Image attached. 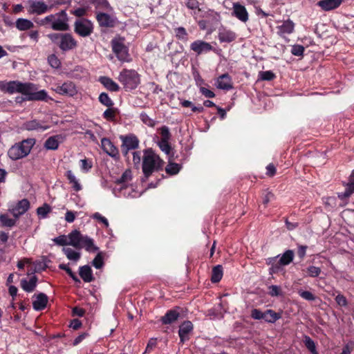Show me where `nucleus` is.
<instances>
[{
  "mask_svg": "<svg viewBox=\"0 0 354 354\" xmlns=\"http://www.w3.org/2000/svg\"><path fill=\"white\" fill-rule=\"evenodd\" d=\"M92 265L97 269H100L104 266V255L102 252H98L92 261Z\"/></svg>",
  "mask_w": 354,
  "mask_h": 354,
  "instance_id": "79ce46f5",
  "label": "nucleus"
},
{
  "mask_svg": "<svg viewBox=\"0 0 354 354\" xmlns=\"http://www.w3.org/2000/svg\"><path fill=\"white\" fill-rule=\"evenodd\" d=\"M277 169L274 164L270 163L266 167V175L269 177H272L276 174Z\"/></svg>",
  "mask_w": 354,
  "mask_h": 354,
  "instance_id": "338daca9",
  "label": "nucleus"
},
{
  "mask_svg": "<svg viewBox=\"0 0 354 354\" xmlns=\"http://www.w3.org/2000/svg\"><path fill=\"white\" fill-rule=\"evenodd\" d=\"M343 2V0H320L317 6L324 11H330L338 8Z\"/></svg>",
  "mask_w": 354,
  "mask_h": 354,
  "instance_id": "6ab92c4d",
  "label": "nucleus"
},
{
  "mask_svg": "<svg viewBox=\"0 0 354 354\" xmlns=\"http://www.w3.org/2000/svg\"><path fill=\"white\" fill-rule=\"evenodd\" d=\"M92 217L93 218L97 219L99 221L102 222L105 225L106 227H109V222H108L107 219L105 217L102 216L100 213H98V212L95 213L92 216Z\"/></svg>",
  "mask_w": 354,
  "mask_h": 354,
  "instance_id": "774afa93",
  "label": "nucleus"
},
{
  "mask_svg": "<svg viewBox=\"0 0 354 354\" xmlns=\"http://www.w3.org/2000/svg\"><path fill=\"white\" fill-rule=\"evenodd\" d=\"M264 319L263 320L268 323H274L278 319L281 317V315L279 313H276L273 310L268 309L266 310L264 313Z\"/></svg>",
  "mask_w": 354,
  "mask_h": 354,
  "instance_id": "bb28decb",
  "label": "nucleus"
},
{
  "mask_svg": "<svg viewBox=\"0 0 354 354\" xmlns=\"http://www.w3.org/2000/svg\"><path fill=\"white\" fill-rule=\"evenodd\" d=\"M304 47L301 45H294L291 48V53L295 56H302L304 52Z\"/></svg>",
  "mask_w": 354,
  "mask_h": 354,
  "instance_id": "4d7b16f0",
  "label": "nucleus"
},
{
  "mask_svg": "<svg viewBox=\"0 0 354 354\" xmlns=\"http://www.w3.org/2000/svg\"><path fill=\"white\" fill-rule=\"evenodd\" d=\"M24 128L28 131L36 130L41 128L40 124L36 120L28 121L24 124Z\"/></svg>",
  "mask_w": 354,
  "mask_h": 354,
  "instance_id": "603ef678",
  "label": "nucleus"
},
{
  "mask_svg": "<svg viewBox=\"0 0 354 354\" xmlns=\"http://www.w3.org/2000/svg\"><path fill=\"white\" fill-rule=\"evenodd\" d=\"M184 3L189 9H198V11L201 10L199 8V3L197 0H184Z\"/></svg>",
  "mask_w": 354,
  "mask_h": 354,
  "instance_id": "6e6d98bb",
  "label": "nucleus"
},
{
  "mask_svg": "<svg viewBox=\"0 0 354 354\" xmlns=\"http://www.w3.org/2000/svg\"><path fill=\"white\" fill-rule=\"evenodd\" d=\"M62 251L66 257L71 261H74L76 262L80 259V252H76L70 248H64Z\"/></svg>",
  "mask_w": 354,
  "mask_h": 354,
  "instance_id": "473e14b6",
  "label": "nucleus"
},
{
  "mask_svg": "<svg viewBox=\"0 0 354 354\" xmlns=\"http://www.w3.org/2000/svg\"><path fill=\"white\" fill-rule=\"evenodd\" d=\"M279 255L270 257L267 259L266 263L270 266L269 269L270 274H277L284 271L283 267L288 266L292 262L295 257V253L292 250H287L278 259Z\"/></svg>",
  "mask_w": 354,
  "mask_h": 354,
  "instance_id": "f03ea898",
  "label": "nucleus"
},
{
  "mask_svg": "<svg viewBox=\"0 0 354 354\" xmlns=\"http://www.w3.org/2000/svg\"><path fill=\"white\" fill-rule=\"evenodd\" d=\"M52 29L59 31H66L69 29L67 15L64 10L55 14V21L53 23Z\"/></svg>",
  "mask_w": 354,
  "mask_h": 354,
  "instance_id": "1a4fd4ad",
  "label": "nucleus"
},
{
  "mask_svg": "<svg viewBox=\"0 0 354 354\" xmlns=\"http://www.w3.org/2000/svg\"><path fill=\"white\" fill-rule=\"evenodd\" d=\"M298 294L301 298L307 301H314L316 299V297L308 290H299Z\"/></svg>",
  "mask_w": 354,
  "mask_h": 354,
  "instance_id": "8fccbe9b",
  "label": "nucleus"
},
{
  "mask_svg": "<svg viewBox=\"0 0 354 354\" xmlns=\"http://www.w3.org/2000/svg\"><path fill=\"white\" fill-rule=\"evenodd\" d=\"M48 62L49 64L55 68H58L60 66L61 62L59 59L55 55H50L48 57Z\"/></svg>",
  "mask_w": 354,
  "mask_h": 354,
  "instance_id": "5fc2aeb1",
  "label": "nucleus"
},
{
  "mask_svg": "<svg viewBox=\"0 0 354 354\" xmlns=\"http://www.w3.org/2000/svg\"><path fill=\"white\" fill-rule=\"evenodd\" d=\"M335 301L337 304L341 306H346L348 305V301L343 295L339 294L335 297Z\"/></svg>",
  "mask_w": 354,
  "mask_h": 354,
  "instance_id": "69168bd1",
  "label": "nucleus"
},
{
  "mask_svg": "<svg viewBox=\"0 0 354 354\" xmlns=\"http://www.w3.org/2000/svg\"><path fill=\"white\" fill-rule=\"evenodd\" d=\"M55 21V15H50L42 19L39 21V24L41 26H46L48 24H50L52 27L53 23Z\"/></svg>",
  "mask_w": 354,
  "mask_h": 354,
  "instance_id": "680f3d73",
  "label": "nucleus"
},
{
  "mask_svg": "<svg viewBox=\"0 0 354 354\" xmlns=\"http://www.w3.org/2000/svg\"><path fill=\"white\" fill-rule=\"evenodd\" d=\"M161 140L160 141H169L171 137L169 129L167 127H162L160 129Z\"/></svg>",
  "mask_w": 354,
  "mask_h": 354,
  "instance_id": "13d9d810",
  "label": "nucleus"
},
{
  "mask_svg": "<svg viewBox=\"0 0 354 354\" xmlns=\"http://www.w3.org/2000/svg\"><path fill=\"white\" fill-rule=\"evenodd\" d=\"M48 298L44 293H39L36 296L35 300L32 302L33 308L36 310H41L46 307Z\"/></svg>",
  "mask_w": 354,
  "mask_h": 354,
  "instance_id": "aec40b11",
  "label": "nucleus"
},
{
  "mask_svg": "<svg viewBox=\"0 0 354 354\" xmlns=\"http://www.w3.org/2000/svg\"><path fill=\"white\" fill-rule=\"evenodd\" d=\"M264 312H262L261 310L257 308H254L251 311V317L254 319H264Z\"/></svg>",
  "mask_w": 354,
  "mask_h": 354,
  "instance_id": "052dcab7",
  "label": "nucleus"
},
{
  "mask_svg": "<svg viewBox=\"0 0 354 354\" xmlns=\"http://www.w3.org/2000/svg\"><path fill=\"white\" fill-rule=\"evenodd\" d=\"M118 80L126 89H135L140 82V76L135 70H122L118 76Z\"/></svg>",
  "mask_w": 354,
  "mask_h": 354,
  "instance_id": "423d86ee",
  "label": "nucleus"
},
{
  "mask_svg": "<svg viewBox=\"0 0 354 354\" xmlns=\"http://www.w3.org/2000/svg\"><path fill=\"white\" fill-rule=\"evenodd\" d=\"M21 82L19 81H10L8 82L7 93L12 94L15 93H19L21 89Z\"/></svg>",
  "mask_w": 354,
  "mask_h": 354,
  "instance_id": "c9c22d12",
  "label": "nucleus"
},
{
  "mask_svg": "<svg viewBox=\"0 0 354 354\" xmlns=\"http://www.w3.org/2000/svg\"><path fill=\"white\" fill-rule=\"evenodd\" d=\"M274 195L268 189H265L263 191L261 194L262 203L267 206L268 204L272 201L274 199Z\"/></svg>",
  "mask_w": 354,
  "mask_h": 354,
  "instance_id": "4c0bfd02",
  "label": "nucleus"
},
{
  "mask_svg": "<svg viewBox=\"0 0 354 354\" xmlns=\"http://www.w3.org/2000/svg\"><path fill=\"white\" fill-rule=\"evenodd\" d=\"M354 349V342L350 341L346 345L344 346L342 351L340 354H351Z\"/></svg>",
  "mask_w": 354,
  "mask_h": 354,
  "instance_id": "e2e57ef3",
  "label": "nucleus"
},
{
  "mask_svg": "<svg viewBox=\"0 0 354 354\" xmlns=\"http://www.w3.org/2000/svg\"><path fill=\"white\" fill-rule=\"evenodd\" d=\"M37 278L36 276H32L29 281L22 279L21 281V285L22 288L28 292H32L36 287Z\"/></svg>",
  "mask_w": 354,
  "mask_h": 354,
  "instance_id": "cd10ccee",
  "label": "nucleus"
},
{
  "mask_svg": "<svg viewBox=\"0 0 354 354\" xmlns=\"http://www.w3.org/2000/svg\"><path fill=\"white\" fill-rule=\"evenodd\" d=\"M268 294L271 297H279L282 295L281 288L276 285H271L268 287Z\"/></svg>",
  "mask_w": 354,
  "mask_h": 354,
  "instance_id": "09e8293b",
  "label": "nucleus"
},
{
  "mask_svg": "<svg viewBox=\"0 0 354 354\" xmlns=\"http://www.w3.org/2000/svg\"><path fill=\"white\" fill-rule=\"evenodd\" d=\"M176 37L180 40L187 41V32L183 27L176 28L175 30Z\"/></svg>",
  "mask_w": 354,
  "mask_h": 354,
  "instance_id": "de8ad7c7",
  "label": "nucleus"
},
{
  "mask_svg": "<svg viewBox=\"0 0 354 354\" xmlns=\"http://www.w3.org/2000/svg\"><path fill=\"white\" fill-rule=\"evenodd\" d=\"M97 20L100 26L113 27L115 24L114 19L108 14L100 13L97 15Z\"/></svg>",
  "mask_w": 354,
  "mask_h": 354,
  "instance_id": "412c9836",
  "label": "nucleus"
},
{
  "mask_svg": "<svg viewBox=\"0 0 354 354\" xmlns=\"http://www.w3.org/2000/svg\"><path fill=\"white\" fill-rule=\"evenodd\" d=\"M53 241L59 245H67L68 243V238L65 235L57 236L53 239Z\"/></svg>",
  "mask_w": 354,
  "mask_h": 354,
  "instance_id": "bf43d9fd",
  "label": "nucleus"
},
{
  "mask_svg": "<svg viewBox=\"0 0 354 354\" xmlns=\"http://www.w3.org/2000/svg\"><path fill=\"white\" fill-rule=\"evenodd\" d=\"M0 223L3 226L12 227L15 225L16 221L9 217L7 214L0 215Z\"/></svg>",
  "mask_w": 354,
  "mask_h": 354,
  "instance_id": "58836bf2",
  "label": "nucleus"
},
{
  "mask_svg": "<svg viewBox=\"0 0 354 354\" xmlns=\"http://www.w3.org/2000/svg\"><path fill=\"white\" fill-rule=\"evenodd\" d=\"M57 93L73 97L77 93V90L73 82H66L62 85H57L55 88Z\"/></svg>",
  "mask_w": 354,
  "mask_h": 354,
  "instance_id": "f8f14e48",
  "label": "nucleus"
},
{
  "mask_svg": "<svg viewBox=\"0 0 354 354\" xmlns=\"http://www.w3.org/2000/svg\"><path fill=\"white\" fill-rule=\"evenodd\" d=\"M165 171L167 174L175 175L179 172L180 166L177 163L169 162L166 167Z\"/></svg>",
  "mask_w": 354,
  "mask_h": 354,
  "instance_id": "49530a36",
  "label": "nucleus"
},
{
  "mask_svg": "<svg viewBox=\"0 0 354 354\" xmlns=\"http://www.w3.org/2000/svg\"><path fill=\"white\" fill-rule=\"evenodd\" d=\"M84 236L77 230L72 231L68 235L69 245L80 249L81 243Z\"/></svg>",
  "mask_w": 354,
  "mask_h": 354,
  "instance_id": "f3484780",
  "label": "nucleus"
},
{
  "mask_svg": "<svg viewBox=\"0 0 354 354\" xmlns=\"http://www.w3.org/2000/svg\"><path fill=\"white\" fill-rule=\"evenodd\" d=\"M190 48L198 55H200L212 50L213 48L210 44L206 41L196 40L191 44Z\"/></svg>",
  "mask_w": 354,
  "mask_h": 354,
  "instance_id": "ddd939ff",
  "label": "nucleus"
},
{
  "mask_svg": "<svg viewBox=\"0 0 354 354\" xmlns=\"http://www.w3.org/2000/svg\"><path fill=\"white\" fill-rule=\"evenodd\" d=\"M304 343L306 348L311 353V354H319L315 342L308 335L304 337Z\"/></svg>",
  "mask_w": 354,
  "mask_h": 354,
  "instance_id": "f704fd0d",
  "label": "nucleus"
},
{
  "mask_svg": "<svg viewBox=\"0 0 354 354\" xmlns=\"http://www.w3.org/2000/svg\"><path fill=\"white\" fill-rule=\"evenodd\" d=\"M16 27L21 31L27 30L34 27V24L28 19L19 18L16 21Z\"/></svg>",
  "mask_w": 354,
  "mask_h": 354,
  "instance_id": "7c9ffc66",
  "label": "nucleus"
},
{
  "mask_svg": "<svg viewBox=\"0 0 354 354\" xmlns=\"http://www.w3.org/2000/svg\"><path fill=\"white\" fill-rule=\"evenodd\" d=\"M99 101L100 103L108 107H111L113 105V102L106 93H102L100 95Z\"/></svg>",
  "mask_w": 354,
  "mask_h": 354,
  "instance_id": "a18cd8bd",
  "label": "nucleus"
},
{
  "mask_svg": "<svg viewBox=\"0 0 354 354\" xmlns=\"http://www.w3.org/2000/svg\"><path fill=\"white\" fill-rule=\"evenodd\" d=\"M140 117L142 122L149 127H153L156 124L155 121L145 113H142Z\"/></svg>",
  "mask_w": 354,
  "mask_h": 354,
  "instance_id": "864d4df0",
  "label": "nucleus"
},
{
  "mask_svg": "<svg viewBox=\"0 0 354 354\" xmlns=\"http://www.w3.org/2000/svg\"><path fill=\"white\" fill-rule=\"evenodd\" d=\"M102 147L104 152L113 158L118 157V150L108 138H104L101 140Z\"/></svg>",
  "mask_w": 354,
  "mask_h": 354,
  "instance_id": "dca6fc26",
  "label": "nucleus"
},
{
  "mask_svg": "<svg viewBox=\"0 0 354 354\" xmlns=\"http://www.w3.org/2000/svg\"><path fill=\"white\" fill-rule=\"evenodd\" d=\"M93 30V26L88 19L81 18L75 21L74 31L81 37L89 36Z\"/></svg>",
  "mask_w": 354,
  "mask_h": 354,
  "instance_id": "6e6552de",
  "label": "nucleus"
},
{
  "mask_svg": "<svg viewBox=\"0 0 354 354\" xmlns=\"http://www.w3.org/2000/svg\"><path fill=\"white\" fill-rule=\"evenodd\" d=\"M301 272L304 277H310L314 278L317 277L321 274L322 270L319 267L310 266L305 269H302Z\"/></svg>",
  "mask_w": 354,
  "mask_h": 354,
  "instance_id": "c85d7f7f",
  "label": "nucleus"
},
{
  "mask_svg": "<svg viewBox=\"0 0 354 354\" xmlns=\"http://www.w3.org/2000/svg\"><path fill=\"white\" fill-rule=\"evenodd\" d=\"M223 267L218 265L213 268L212 272L211 280L213 283H217L221 281L223 277Z\"/></svg>",
  "mask_w": 354,
  "mask_h": 354,
  "instance_id": "72a5a7b5",
  "label": "nucleus"
},
{
  "mask_svg": "<svg viewBox=\"0 0 354 354\" xmlns=\"http://www.w3.org/2000/svg\"><path fill=\"white\" fill-rule=\"evenodd\" d=\"M47 37L64 52L71 50L77 46V41L70 33H50Z\"/></svg>",
  "mask_w": 354,
  "mask_h": 354,
  "instance_id": "7ed1b4c3",
  "label": "nucleus"
},
{
  "mask_svg": "<svg viewBox=\"0 0 354 354\" xmlns=\"http://www.w3.org/2000/svg\"><path fill=\"white\" fill-rule=\"evenodd\" d=\"M35 144V140L33 138L24 140L12 146L8 151V155L15 160L23 158L29 154Z\"/></svg>",
  "mask_w": 354,
  "mask_h": 354,
  "instance_id": "39448f33",
  "label": "nucleus"
},
{
  "mask_svg": "<svg viewBox=\"0 0 354 354\" xmlns=\"http://www.w3.org/2000/svg\"><path fill=\"white\" fill-rule=\"evenodd\" d=\"M122 145L123 151L125 155L127 154L128 151L131 149H135L138 147L139 140L134 136H129L122 138Z\"/></svg>",
  "mask_w": 354,
  "mask_h": 354,
  "instance_id": "4468645a",
  "label": "nucleus"
},
{
  "mask_svg": "<svg viewBox=\"0 0 354 354\" xmlns=\"http://www.w3.org/2000/svg\"><path fill=\"white\" fill-rule=\"evenodd\" d=\"M193 330V324L189 321L184 322L180 326L178 330V335L180 342H184L189 339V333Z\"/></svg>",
  "mask_w": 354,
  "mask_h": 354,
  "instance_id": "a211bd4d",
  "label": "nucleus"
},
{
  "mask_svg": "<svg viewBox=\"0 0 354 354\" xmlns=\"http://www.w3.org/2000/svg\"><path fill=\"white\" fill-rule=\"evenodd\" d=\"M81 248H84L89 252H95L99 250V248L95 245L93 240L87 236H85L83 239L80 246V249Z\"/></svg>",
  "mask_w": 354,
  "mask_h": 354,
  "instance_id": "a878e982",
  "label": "nucleus"
},
{
  "mask_svg": "<svg viewBox=\"0 0 354 354\" xmlns=\"http://www.w3.org/2000/svg\"><path fill=\"white\" fill-rule=\"evenodd\" d=\"M277 34L280 37H283L284 35H290L294 32L295 24L292 20L288 19L283 21L281 25L277 26Z\"/></svg>",
  "mask_w": 354,
  "mask_h": 354,
  "instance_id": "2eb2a0df",
  "label": "nucleus"
},
{
  "mask_svg": "<svg viewBox=\"0 0 354 354\" xmlns=\"http://www.w3.org/2000/svg\"><path fill=\"white\" fill-rule=\"evenodd\" d=\"M236 38V34L225 28L219 29L218 39L221 42H231Z\"/></svg>",
  "mask_w": 354,
  "mask_h": 354,
  "instance_id": "4be33fe9",
  "label": "nucleus"
},
{
  "mask_svg": "<svg viewBox=\"0 0 354 354\" xmlns=\"http://www.w3.org/2000/svg\"><path fill=\"white\" fill-rule=\"evenodd\" d=\"M51 207L49 205L45 203L41 207H39L37 209V213L41 218H46L47 214L50 212Z\"/></svg>",
  "mask_w": 354,
  "mask_h": 354,
  "instance_id": "c03bdc74",
  "label": "nucleus"
},
{
  "mask_svg": "<svg viewBox=\"0 0 354 354\" xmlns=\"http://www.w3.org/2000/svg\"><path fill=\"white\" fill-rule=\"evenodd\" d=\"M66 176L69 181V183L72 185V187L74 190L78 192L82 189V186L80 183H79L78 180L76 178L75 175L73 174L72 171H67Z\"/></svg>",
  "mask_w": 354,
  "mask_h": 354,
  "instance_id": "2f4dec72",
  "label": "nucleus"
},
{
  "mask_svg": "<svg viewBox=\"0 0 354 354\" xmlns=\"http://www.w3.org/2000/svg\"><path fill=\"white\" fill-rule=\"evenodd\" d=\"M111 47L113 52L115 54L119 60L122 62L130 61L128 48L124 44V38L115 37L111 41Z\"/></svg>",
  "mask_w": 354,
  "mask_h": 354,
  "instance_id": "0eeeda50",
  "label": "nucleus"
},
{
  "mask_svg": "<svg viewBox=\"0 0 354 354\" xmlns=\"http://www.w3.org/2000/svg\"><path fill=\"white\" fill-rule=\"evenodd\" d=\"M117 113V109H107L103 113V116L108 120L113 121L115 120V115Z\"/></svg>",
  "mask_w": 354,
  "mask_h": 354,
  "instance_id": "3c124183",
  "label": "nucleus"
},
{
  "mask_svg": "<svg viewBox=\"0 0 354 354\" xmlns=\"http://www.w3.org/2000/svg\"><path fill=\"white\" fill-rule=\"evenodd\" d=\"M164 161L151 149H146L142 160V172L146 178H148L153 172L160 169Z\"/></svg>",
  "mask_w": 354,
  "mask_h": 354,
  "instance_id": "f257e3e1",
  "label": "nucleus"
},
{
  "mask_svg": "<svg viewBox=\"0 0 354 354\" xmlns=\"http://www.w3.org/2000/svg\"><path fill=\"white\" fill-rule=\"evenodd\" d=\"M276 75L272 71H260L259 73V80L263 81H272L276 78Z\"/></svg>",
  "mask_w": 354,
  "mask_h": 354,
  "instance_id": "e433bc0d",
  "label": "nucleus"
},
{
  "mask_svg": "<svg viewBox=\"0 0 354 354\" xmlns=\"http://www.w3.org/2000/svg\"><path fill=\"white\" fill-rule=\"evenodd\" d=\"M131 180V171L129 169L124 171L122 176L115 180L117 184H125Z\"/></svg>",
  "mask_w": 354,
  "mask_h": 354,
  "instance_id": "a19ab883",
  "label": "nucleus"
},
{
  "mask_svg": "<svg viewBox=\"0 0 354 354\" xmlns=\"http://www.w3.org/2000/svg\"><path fill=\"white\" fill-rule=\"evenodd\" d=\"M79 274L84 282L88 283L94 280L92 270L88 266L80 267Z\"/></svg>",
  "mask_w": 354,
  "mask_h": 354,
  "instance_id": "5701e85b",
  "label": "nucleus"
},
{
  "mask_svg": "<svg viewBox=\"0 0 354 354\" xmlns=\"http://www.w3.org/2000/svg\"><path fill=\"white\" fill-rule=\"evenodd\" d=\"M20 93L25 96L23 100L27 101H44L48 98L45 90L39 91L37 85L30 82H21Z\"/></svg>",
  "mask_w": 354,
  "mask_h": 354,
  "instance_id": "20e7f679",
  "label": "nucleus"
},
{
  "mask_svg": "<svg viewBox=\"0 0 354 354\" xmlns=\"http://www.w3.org/2000/svg\"><path fill=\"white\" fill-rule=\"evenodd\" d=\"M217 88L228 90L232 88L230 77L227 74H223L218 77L216 81Z\"/></svg>",
  "mask_w": 354,
  "mask_h": 354,
  "instance_id": "393cba45",
  "label": "nucleus"
},
{
  "mask_svg": "<svg viewBox=\"0 0 354 354\" xmlns=\"http://www.w3.org/2000/svg\"><path fill=\"white\" fill-rule=\"evenodd\" d=\"M100 81L108 90L115 92L119 91V86L111 78L101 77Z\"/></svg>",
  "mask_w": 354,
  "mask_h": 354,
  "instance_id": "c756f323",
  "label": "nucleus"
},
{
  "mask_svg": "<svg viewBox=\"0 0 354 354\" xmlns=\"http://www.w3.org/2000/svg\"><path fill=\"white\" fill-rule=\"evenodd\" d=\"M30 208V202L27 199H22L19 201L15 205L9 206L8 211L13 215L14 217L18 218L20 216L25 214Z\"/></svg>",
  "mask_w": 354,
  "mask_h": 354,
  "instance_id": "9d476101",
  "label": "nucleus"
},
{
  "mask_svg": "<svg viewBox=\"0 0 354 354\" xmlns=\"http://www.w3.org/2000/svg\"><path fill=\"white\" fill-rule=\"evenodd\" d=\"M233 9L232 14L241 21H243V6L239 3H234Z\"/></svg>",
  "mask_w": 354,
  "mask_h": 354,
  "instance_id": "ea45409f",
  "label": "nucleus"
},
{
  "mask_svg": "<svg viewBox=\"0 0 354 354\" xmlns=\"http://www.w3.org/2000/svg\"><path fill=\"white\" fill-rule=\"evenodd\" d=\"M179 317L180 313L176 310H170L162 317L161 321L164 324H171L177 321Z\"/></svg>",
  "mask_w": 354,
  "mask_h": 354,
  "instance_id": "b1692460",
  "label": "nucleus"
},
{
  "mask_svg": "<svg viewBox=\"0 0 354 354\" xmlns=\"http://www.w3.org/2000/svg\"><path fill=\"white\" fill-rule=\"evenodd\" d=\"M28 4V12L30 14L41 15L48 12L51 8L44 1L37 0H30Z\"/></svg>",
  "mask_w": 354,
  "mask_h": 354,
  "instance_id": "9b49d317",
  "label": "nucleus"
},
{
  "mask_svg": "<svg viewBox=\"0 0 354 354\" xmlns=\"http://www.w3.org/2000/svg\"><path fill=\"white\" fill-rule=\"evenodd\" d=\"M58 141L55 137H50L48 138L44 144L47 149L55 150L58 147Z\"/></svg>",
  "mask_w": 354,
  "mask_h": 354,
  "instance_id": "37998d69",
  "label": "nucleus"
},
{
  "mask_svg": "<svg viewBox=\"0 0 354 354\" xmlns=\"http://www.w3.org/2000/svg\"><path fill=\"white\" fill-rule=\"evenodd\" d=\"M158 146L163 152L167 155L169 154L171 147L169 145V141H160L158 142Z\"/></svg>",
  "mask_w": 354,
  "mask_h": 354,
  "instance_id": "0e129e2a",
  "label": "nucleus"
}]
</instances>
